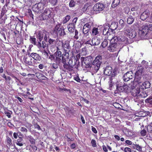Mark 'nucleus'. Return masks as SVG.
I'll use <instances>...</instances> for the list:
<instances>
[{
  "label": "nucleus",
  "mask_w": 152,
  "mask_h": 152,
  "mask_svg": "<svg viewBox=\"0 0 152 152\" xmlns=\"http://www.w3.org/2000/svg\"><path fill=\"white\" fill-rule=\"evenodd\" d=\"M152 30V24H146L143 25L141 29H140L139 35L141 37L145 36L148 31Z\"/></svg>",
  "instance_id": "f257e3e1"
},
{
  "label": "nucleus",
  "mask_w": 152,
  "mask_h": 152,
  "mask_svg": "<svg viewBox=\"0 0 152 152\" xmlns=\"http://www.w3.org/2000/svg\"><path fill=\"white\" fill-rule=\"evenodd\" d=\"M53 32L57 35L58 34L61 36H64L66 34L64 28L63 26H61V23L56 25L54 28Z\"/></svg>",
  "instance_id": "f03ea898"
},
{
  "label": "nucleus",
  "mask_w": 152,
  "mask_h": 152,
  "mask_svg": "<svg viewBox=\"0 0 152 152\" xmlns=\"http://www.w3.org/2000/svg\"><path fill=\"white\" fill-rule=\"evenodd\" d=\"M102 57L100 55L97 56L92 62V64L94 66V69L96 72H97L100 67L102 63Z\"/></svg>",
  "instance_id": "7ed1b4c3"
},
{
  "label": "nucleus",
  "mask_w": 152,
  "mask_h": 152,
  "mask_svg": "<svg viewBox=\"0 0 152 152\" xmlns=\"http://www.w3.org/2000/svg\"><path fill=\"white\" fill-rule=\"evenodd\" d=\"M50 50L53 53L55 52L54 55L56 57V60H60V58L62 56V53L59 48L58 46L52 45L50 47Z\"/></svg>",
  "instance_id": "20e7f679"
},
{
  "label": "nucleus",
  "mask_w": 152,
  "mask_h": 152,
  "mask_svg": "<svg viewBox=\"0 0 152 152\" xmlns=\"http://www.w3.org/2000/svg\"><path fill=\"white\" fill-rule=\"evenodd\" d=\"M125 31L127 36L130 39H132L135 38L136 35L135 30L132 27H128Z\"/></svg>",
  "instance_id": "39448f33"
},
{
  "label": "nucleus",
  "mask_w": 152,
  "mask_h": 152,
  "mask_svg": "<svg viewBox=\"0 0 152 152\" xmlns=\"http://www.w3.org/2000/svg\"><path fill=\"white\" fill-rule=\"evenodd\" d=\"M91 23L90 22L85 24L83 26V38L87 37L89 35V31L91 28Z\"/></svg>",
  "instance_id": "423d86ee"
},
{
  "label": "nucleus",
  "mask_w": 152,
  "mask_h": 152,
  "mask_svg": "<svg viewBox=\"0 0 152 152\" xmlns=\"http://www.w3.org/2000/svg\"><path fill=\"white\" fill-rule=\"evenodd\" d=\"M118 45L115 42L110 41L109 46L107 47V50L111 52L117 51L118 50Z\"/></svg>",
  "instance_id": "0eeeda50"
},
{
  "label": "nucleus",
  "mask_w": 152,
  "mask_h": 152,
  "mask_svg": "<svg viewBox=\"0 0 152 152\" xmlns=\"http://www.w3.org/2000/svg\"><path fill=\"white\" fill-rule=\"evenodd\" d=\"M105 7V4L98 2L94 5L93 7V10L94 11L100 12L103 10Z\"/></svg>",
  "instance_id": "6e6552de"
},
{
  "label": "nucleus",
  "mask_w": 152,
  "mask_h": 152,
  "mask_svg": "<svg viewBox=\"0 0 152 152\" xmlns=\"http://www.w3.org/2000/svg\"><path fill=\"white\" fill-rule=\"evenodd\" d=\"M62 47L63 48L65 55L69 56V53L71 49V47L69 43L67 41H65Z\"/></svg>",
  "instance_id": "1a4fd4ad"
},
{
  "label": "nucleus",
  "mask_w": 152,
  "mask_h": 152,
  "mask_svg": "<svg viewBox=\"0 0 152 152\" xmlns=\"http://www.w3.org/2000/svg\"><path fill=\"white\" fill-rule=\"evenodd\" d=\"M134 76V74L132 71L128 72L123 76V80L124 81H128L132 79Z\"/></svg>",
  "instance_id": "9d476101"
},
{
  "label": "nucleus",
  "mask_w": 152,
  "mask_h": 152,
  "mask_svg": "<svg viewBox=\"0 0 152 152\" xmlns=\"http://www.w3.org/2000/svg\"><path fill=\"white\" fill-rule=\"evenodd\" d=\"M32 9L33 11L36 12H41V11L44 9L43 4L40 3L35 4Z\"/></svg>",
  "instance_id": "9b49d317"
},
{
  "label": "nucleus",
  "mask_w": 152,
  "mask_h": 152,
  "mask_svg": "<svg viewBox=\"0 0 152 152\" xmlns=\"http://www.w3.org/2000/svg\"><path fill=\"white\" fill-rule=\"evenodd\" d=\"M31 57L33 58L34 60L37 61V63L39 64L42 61V58L38 54L36 53H32L30 54Z\"/></svg>",
  "instance_id": "f8f14e48"
},
{
  "label": "nucleus",
  "mask_w": 152,
  "mask_h": 152,
  "mask_svg": "<svg viewBox=\"0 0 152 152\" xmlns=\"http://www.w3.org/2000/svg\"><path fill=\"white\" fill-rule=\"evenodd\" d=\"M32 60L31 56H27V55L24 56L23 58V61L26 65L31 66L33 65Z\"/></svg>",
  "instance_id": "ddd939ff"
},
{
  "label": "nucleus",
  "mask_w": 152,
  "mask_h": 152,
  "mask_svg": "<svg viewBox=\"0 0 152 152\" xmlns=\"http://www.w3.org/2000/svg\"><path fill=\"white\" fill-rule=\"evenodd\" d=\"M122 34V32H119V34L121 36H119L118 41L122 42L123 44H128L129 43V41L128 39L124 36H122L121 35Z\"/></svg>",
  "instance_id": "4468645a"
},
{
  "label": "nucleus",
  "mask_w": 152,
  "mask_h": 152,
  "mask_svg": "<svg viewBox=\"0 0 152 152\" xmlns=\"http://www.w3.org/2000/svg\"><path fill=\"white\" fill-rule=\"evenodd\" d=\"M150 14L149 10H145L140 15V19L142 20H145L150 16Z\"/></svg>",
  "instance_id": "2eb2a0df"
},
{
  "label": "nucleus",
  "mask_w": 152,
  "mask_h": 152,
  "mask_svg": "<svg viewBox=\"0 0 152 152\" xmlns=\"http://www.w3.org/2000/svg\"><path fill=\"white\" fill-rule=\"evenodd\" d=\"M64 70L65 71L72 72L73 71L74 68L68 62L63 64Z\"/></svg>",
  "instance_id": "dca6fc26"
},
{
  "label": "nucleus",
  "mask_w": 152,
  "mask_h": 152,
  "mask_svg": "<svg viewBox=\"0 0 152 152\" xmlns=\"http://www.w3.org/2000/svg\"><path fill=\"white\" fill-rule=\"evenodd\" d=\"M112 72V67L109 66H107L104 71V73L106 75H110Z\"/></svg>",
  "instance_id": "f3484780"
},
{
  "label": "nucleus",
  "mask_w": 152,
  "mask_h": 152,
  "mask_svg": "<svg viewBox=\"0 0 152 152\" xmlns=\"http://www.w3.org/2000/svg\"><path fill=\"white\" fill-rule=\"evenodd\" d=\"M44 30L39 31L37 35V38L38 39L39 42H41L43 39L44 35Z\"/></svg>",
  "instance_id": "a211bd4d"
},
{
  "label": "nucleus",
  "mask_w": 152,
  "mask_h": 152,
  "mask_svg": "<svg viewBox=\"0 0 152 152\" xmlns=\"http://www.w3.org/2000/svg\"><path fill=\"white\" fill-rule=\"evenodd\" d=\"M77 61V60H76L75 58L73 59L71 58L69 59L68 63L72 66L73 67V68H74V66L75 68H77V66H75Z\"/></svg>",
  "instance_id": "6ab92c4d"
},
{
  "label": "nucleus",
  "mask_w": 152,
  "mask_h": 152,
  "mask_svg": "<svg viewBox=\"0 0 152 152\" xmlns=\"http://www.w3.org/2000/svg\"><path fill=\"white\" fill-rule=\"evenodd\" d=\"M68 28L69 31L71 33H74L75 30V24L72 23H69L68 26Z\"/></svg>",
  "instance_id": "aec40b11"
},
{
  "label": "nucleus",
  "mask_w": 152,
  "mask_h": 152,
  "mask_svg": "<svg viewBox=\"0 0 152 152\" xmlns=\"http://www.w3.org/2000/svg\"><path fill=\"white\" fill-rule=\"evenodd\" d=\"M100 43V39H99L97 37H94L92 38L91 44L92 46L97 45Z\"/></svg>",
  "instance_id": "412c9836"
},
{
  "label": "nucleus",
  "mask_w": 152,
  "mask_h": 152,
  "mask_svg": "<svg viewBox=\"0 0 152 152\" xmlns=\"http://www.w3.org/2000/svg\"><path fill=\"white\" fill-rule=\"evenodd\" d=\"M36 77L39 80H45L47 77L44 76L43 74L39 72H37L35 73Z\"/></svg>",
  "instance_id": "4be33fe9"
},
{
  "label": "nucleus",
  "mask_w": 152,
  "mask_h": 152,
  "mask_svg": "<svg viewBox=\"0 0 152 152\" xmlns=\"http://www.w3.org/2000/svg\"><path fill=\"white\" fill-rule=\"evenodd\" d=\"M69 56H69H66L65 55V54L63 53L62 54L61 61L63 64H66L68 62L67 61H68Z\"/></svg>",
  "instance_id": "5701e85b"
},
{
  "label": "nucleus",
  "mask_w": 152,
  "mask_h": 152,
  "mask_svg": "<svg viewBox=\"0 0 152 152\" xmlns=\"http://www.w3.org/2000/svg\"><path fill=\"white\" fill-rule=\"evenodd\" d=\"M140 89L137 88L134 89L131 91L132 95L134 97H136L138 96L139 94L140 93Z\"/></svg>",
  "instance_id": "b1692460"
},
{
  "label": "nucleus",
  "mask_w": 152,
  "mask_h": 152,
  "mask_svg": "<svg viewBox=\"0 0 152 152\" xmlns=\"http://www.w3.org/2000/svg\"><path fill=\"white\" fill-rule=\"evenodd\" d=\"M126 86H120L117 88V90L115 91L114 93L115 94H119L121 92H122L124 91H125V87H126Z\"/></svg>",
  "instance_id": "393cba45"
},
{
  "label": "nucleus",
  "mask_w": 152,
  "mask_h": 152,
  "mask_svg": "<svg viewBox=\"0 0 152 152\" xmlns=\"http://www.w3.org/2000/svg\"><path fill=\"white\" fill-rule=\"evenodd\" d=\"M150 83L149 81H145L143 83L142 85L141 86V88L144 89L148 88L150 87Z\"/></svg>",
  "instance_id": "a878e982"
},
{
  "label": "nucleus",
  "mask_w": 152,
  "mask_h": 152,
  "mask_svg": "<svg viewBox=\"0 0 152 152\" xmlns=\"http://www.w3.org/2000/svg\"><path fill=\"white\" fill-rule=\"evenodd\" d=\"M143 70V68H141L137 71L135 74V77L136 78L137 76L139 78H140V77L142 74Z\"/></svg>",
  "instance_id": "bb28decb"
},
{
  "label": "nucleus",
  "mask_w": 152,
  "mask_h": 152,
  "mask_svg": "<svg viewBox=\"0 0 152 152\" xmlns=\"http://www.w3.org/2000/svg\"><path fill=\"white\" fill-rule=\"evenodd\" d=\"M39 19L41 20H47L50 19L47 15H45L44 12L41 14L39 16Z\"/></svg>",
  "instance_id": "cd10ccee"
},
{
  "label": "nucleus",
  "mask_w": 152,
  "mask_h": 152,
  "mask_svg": "<svg viewBox=\"0 0 152 152\" xmlns=\"http://www.w3.org/2000/svg\"><path fill=\"white\" fill-rule=\"evenodd\" d=\"M44 13L47 15V16L50 18L51 17L52 13L51 10L49 9H45L44 12Z\"/></svg>",
  "instance_id": "c85d7f7f"
},
{
  "label": "nucleus",
  "mask_w": 152,
  "mask_h": 152,
  "mask_svg": "<svg viewBox=\"0 0 152 152\" xmlns=\"http://www.w3.org/2000/svg\"><path fill=\"white\" fill-rule=\"evenodd\" d=\"M141 66H142V68L147 69L148 66V63L145 60H143L141 63Z\"/></svg>",
  "instance_id": "c756f323"
},
{
  "label": "nucleus",
  "mask_w": 152,
  "mask_h": 152,
  "mask_svg": "<svg viewBox=\"0 0 152 152\" xmlns=\"http://www.w3.org/2000/svg\"><path fill=\"white\" fill-rule=\"evenodd\" d=\"M18 138L17 140V142H16V144L20 146H22L23 145V144L22 142L23 139L22 137L18 136Z\"/></svg>",
  "instance_id": "7c9ffc66"
},
{
  "label": "nucleus",
  "mask_w": 152,
  "mask_h": 152,
  "mask_svg": "<svg viewBox=\"0 0 152 152\" xmlns=\"http://www.w3.org/2000/svg\"><path fill=\"white\" fill-rule=\"evenodd\" d=\"M92 34L94 35H96L99 34V29L98 28L94 27L92 30Z\"/></svg>",
  "instance_id": "2f4dec72"
},
{
  "label": "nucleus",
  "mask_w": 152,
  "mask_h": 152,
  "mask_svg": "<svg viewBox=\"0 0 152 152\" xmlns=\"http://www.w3.org/2000/svg\"><path fill=\"white\" fill-rule=\"evenodd\" d=\"M7 11V10H6L5 6H3L1 9V15L0 16V19L2 18V17L4 15Z\"/></svg>",
  "instance_id": "473e14b6"
},
{
  "label": "nucleus",
  "mask_w": 152,
  "mask_h": 152,
  "mask_svg": "<svg viewBox=\"0 0 152 152\" xmlns=\"http://www.w3.org/2000/svg\"><path fill=\"white\" fill-rule=\"evenodd\" d=\"M48 45H52L53 44H56V41L55 39H53L51 38H49L48 39Z\"/></svg>",
  "instance_id": "72a5a7b5"
},
{
  "label": "nucleus",
  "mask_w": 152,
  "mask_h": 152,
  "mask_svg": "<svg viewBox=\"0 0 152 152\" xmlns=\"http://www.w3.org/2000/svg\"><path fill=\"white\" fill-rule=\"evenodd\" d=\"M44 39L45 41L48 42V39L49 37V34L47 31L44 30Z\"/></svg>",
  "instance_id": "f704fd0d"
},
{
  "label": "nucleus",
  "mask_w": 152,
  "mask_h": 152,
  "mask_svg": "<svg viewBox=\"0 0 152 152\" xmlns=\"http://www.w3.org/2000/svg\"><path fill=\"white\" fill-rule=\"evenodd\" d=\"M120 2V0H114L112 4V7L115 8L119 5Z\"/></svg>",
  "instance_id": "c9c22d12"
},
{
  "label": "nucleus",
  "mask_w": 152,
  "mask_h": 152,
  "mask_svg": "<svg viewBox=\"0 0 152 152\" xmlns=\"http://www.w3.org/2000/svg\"><path fill=\"white\" fill-rule=\"evenodd\" d=\"M117 27V25L115 23H113L111 24L109 28L111 30L113 31L116 29Z\"/></svg>",
  "instance_id": "e433bc0d"
},
{
  "label": "nucleus",
  "mask_w": 152,
  "mask_h": 152,
  "mask_svg": "<svg viewBox=\"0 0 152 152\" xmlns=\"http://www.w3.org/2000/svg\"><path fill=\"white\" fill-rule=\"evenodd\" d=\"M5 29V28H3L2 29H1V30L0 31V33L2 36L3 37L4 39L5 40H6V38L5 34V33H6V30Z\"/></svg>",
  "instance_id": "4c0bfd02"
},
{
  "label": "nucleus",
  "mask_w": 152,
  "mask_h": 152,
  "mask_svg": "<svg viewBox=\"0 0 152 152\" xmlns=\"http://www.w3.org/2000/svg\"><path fill=\"white\" fill-rule=\"evenodd\" d=\"M6 139V142L7 145L10 147L12 145V140L8 136L7 137Z\"/></svg>",
  "instance_id": "58836bf2"
},
{
  "label": "nucleus",
  "mask_w": 152,
  "mask_h": 152,
  "mask_svg": "<svg viewBox=\"0 0 152 152\" xmlns=\"http://www.w3.org/2000/svg\"><path fill=\"white\" fill-rule=\"evenodd\" d=\"M30 42L34 45H36V39L34 37L30 36L29 39Z\"/></svg>",
  "instance_id": "ea45409f"
},
{
  "label": "nucleus",
  "mask_w": 152,
  "mask_h": 152,
  "mask_svg": "<svg viewBox=\"0 0 152 152\" xmlns=\"http://www.w3.org/2000/svg\"><path fill=\"white\" fill-rule=\"evenodd\" d=\"M4 114H6V116L9 118L11 117V115L12 113L11 111L8 110L4 111Z\"/></svg>",
  "instance_id": "a19ab883"
},
{
  "label": "nucleus",
  "mask_w": 152,
  "mask_h": 152,
  "mask_svg": "<svg viewBox=\"0 0 152 152\" xmlns=\"http://www.w3.org/2000/svg\"><path fill=\"white\" fill-rule=\"evenodd\" d=\"M134 21V19L131 16H129L127 18V22L128 24H132Z\"/></svg>",
  "instance_id": "79ce46f5"
},
{
  "label": "nucleus",
  "mask_w": 152,
  "mask_h": 152,
  "mask_svg": "<svg viewBox=\"0 0 152 152\" xmlns=\"http://www.w3.org/2000/svg\"><path fill=\"white\" fill-rule=\"evenodd\" d=\"M148 94L145 91H142L139 95L140 97L141 98H145L148 96Z\"/></svg>",
  "instance_id": "37998d69"
},
{
  "label": "nucleus",
  "mask_w": 152,
  "mask_h": 152,
  "mask_svg": "<svg viewBox=\"0 0 152 152\" xmlns=\"http://www.w3.org/2000/svg\"><path fill=\"white\" fill-rule=\"evenodd\" d=\"M28 139L30 142V143L33 145H34L35 144V140L34 139L33 137L31 136H29L28 137Z\"/></svg>",
  "instance_id": "c03bdc74"
},
{
  "label": "nucleus",
  "mask_w": 152,
  "mask_h": 152,
  "mask_svg": "<svg viewBox=\"0 0 152 152\" xmlns=\"http://www.w3.org/2000/svg\"><path fill=\"white\" fill-rule=\"evenodd\" d=\"M49 1L52 5L55 6L57 4L58 0H49Z\"/></svg>",
  "instance_id": "a18cd8bd"
},
{
  "label": "nucleus",
  "mask_w": 152,
  "mask_h": 152,
  "mask_svg": "<svg viewBox=\"0 0 152 152\" xmlns=\"http://www.w3.org/2000/svg\"><path fill=\"white\" fill-rule=\"evenodd\" d=\"M109 28L107 29V28H104L103 30V34L104 35H107V36L109 34V35H110V34L109 32Z\"/></svg>",
  "instance_id": "49530a36"
},
{
  "label": "nucleus",
  "mask_w": 152,
  "mask_h": 152,
  "mask_svg": "<svg viewBox=\"0 0 152 152\" xmlns=\"http://www.w3.org/2000/svg\"><path fill=\"white\" fill-rule=\"evenodd\" d=\"M83 39L84 40H87L85 42L86 44H90L91 45V43H90L91 38L89 37V35L88 36L87 38V37H85V38H83Z\"/></svg>",
  "instance_id": "de8ad7c7"
},
{
  "label": "nucleus",
  "mask_w": 152,
  "mask_h": 152,
  "mask_svg": "<svg viewBox=\"0 0 152 152\" xmlns=\"http://www.w3.org/2000/svg\"><path fill=\"white\" fill-rule=\"evenodd\" d=\"M70 18V16L69 15H67L65 17L64 19L63 20V23H66L68 21Z\"/></svg>",
  "instance_id": "09e8293b"
},
{
  "label": "nucleus",
  "mask_w": 152,
  "mask_h": 152,
  "mask_svg": "<svg viewBox=\"0 0 152 152\" xmlns=\"http://www.w3.org/2000/svg\"><path fill=\"white\" fill-rule=\"evenodd\" d=\"M108 45V41L106 39H105L102 43V47L103 48H105Z\"/></svg>",
  "instance_id": "8fccbe9b"
},
{
  "label": "nucleus",
  "mask_w": 152,
  "mask_h": 152,
  "mask_svg": "<svg viewBox=\"0 0 152 152\" xmlns=\"http://www.w3.org/2000/svg\"><path fill=\"white\" fill-rule=\"evenodd\" d=\"M74 32L75 35L73 38L76 40H77L79 38L78 31L76 29L74 31Z\"/></svg>",
  "instance_id": "3c124183"
},
{
  "label": "nucleus",
  "mask_w": 152,
  "mask_h": 152,
  "mask_svg": "<svg viewBox=\"0 0 152 152\" xmlns=\"http://www.w3.org/2000/svg\"><path fill=\"white\" fill-rule=\"evenodd\" d=\"M145 101L146 103H149L150 104H152V96L149 97L145 100Z\"/></svg>",
  "instance_id": "603ef678"
},
{
  "label": "nucleus",
  "mask_w": 152,
  "mask_h": 152,
  "mask_svg": "<svg viewBox=\"0 0 152 152\" xmlns=\"http://www.w3.org/2000/svg\"><path fill=\"white\" fill-rule=\"evenodd\" d=\"M20 131L23 133H26L28 132V130L26 128L24 127H20Z\"/></svg>",
  "instance_id": "864d4df0"
},
{
  "label": "nucleus",
  "mask_w": 152,
  "mask_h": 152,
  "mask_svg": "<svg viewBox=\"0 0 152 152\" xmlns=\"http://www.w3.org/2000/svg\"><path fill=\"white\" fill-rule=\"evenodd\" d=\"M148 132L150 133H152V126L151 125H148L147 127Z\"/></svg>",
  "instance_id": "5fc2aeb1"
},
{
  "label": "nucleus",
  "mask_w": 152,
  "mask_h": 152,
  "mask_svg": "<svg viewBox=\"0 0 152 152\" xmlns=\"http://www.w3.org/2000/svg\"><path fill=\"white\" fill-rule=\"evenodd\" d=\"M140 133L142 136H145L147 132L145 129H143L140 132Z\"/></svg>",
  "instance_id": "6e6d98bb"
},
{
  "label": "nucleus",
  "mask_w": 152,
  "mask_h": 152,
  "mask_svg": "<svg viewBox=\"0 0 152 152\" xmlns=\"http://www.w3.org/2000/svg\"><path fill=\"white\" fill-rule=\"evenodd\" d=\"M76 3L74 0H71L69 3V6L70 7H73L75 6Z\"/></svg>",
  "instance_id": "4d7b16f0"
},
{
  "label": "nucleus",
  "mask_w": 152,
  "mask_h": 152,
  "mask_svg": "<svg viewBox=\"0 0 152 152\" xmlns=\"http://www.w3.org/2000/svg\"><path fill=\"white\" fill-rule=\"evenodd\" d=\"M40 3H42L43 4V8L44 9L45 7H46L48 5V2L47 0H44L42 2H40Z\"/></svg>",
  "instance_id": "13d9d810"
},
{
  "label": "nucleus",
  "mask_w": 152,
  "mask_h": 152,
  "mask_svg": "<svg viewBox=\"0 0 152 152\" xmlns=\"http://www.w3.org/2000/svg\"><path fill=\"white\" fill-rule=\"evenodd\" d=\"M24 125L28 129L30 128L32 126L31 124L29 123L28 122H26L25 123Z\"/></svg>",
  "instance_id": "bf43d9fd"
},
{
  "label": "nucleus",
  "mask_w": 152,
  "mask_h": 152,
  "mask_svg": "<svg viewBox=\"0 0 152 152\" xmlns=\"http://www.w3.org/2000/svg\"><path fill=\"white\" fill-rule=\"evenodd\" d=\"M135 147H136L135 149L136 150L139 151H142V148L138 144L136 145Z\"/></svg>",
  "instance_id": "052dcab7"
},
{
  "label": "nucleus",
  "mask_w": 152,
  "mask_h": 152,
  "mask_svg": "<svg viewBox=\"0 0 152 152\" xmlns=\"http://www.w3.org/2000/svg\"><path fill=\"white\" fill-rule=\"evenodd\" d=\"M119 24L122 28L124 27V23L123 20L121 19L119 20Z\"/></svg>",
  "instance_id": "680f3d73"
},
{
  "label": "nucleus",
  "mask_w": 152,
  "mask_h": 152,
  "mask_svg": "<svg viewBox=\"0 0 152 152\" xmlns=\"http://www.w3.org/2000/svg\"><path fill=\"white\" fill-rule=\"evenodd\" d=\"M91 143L92 146L93 147H96V141L93 139H92L91 141Z\"/></svg>",
  "instance_id": "e2e57ef3"
},
{
  "label": "nucleus",
  "mask_w": 152,
  "mask_h": 152,
  "mask_svg": "<svg viewBox=\"0 0 152 152\" xmlns=\"http://www.w3.org/2000/svg\"><path fill=\"white\" fill-rule=\"evenodd\" d=\"M119 36H114V37H112V38L111 39V41H113V40H114V42H116L115 41H118V39H119Z\"/></svg>",
  "instance_id": "0e129e2a"
},
{
  "label": "nucleus",
  "mask_w": 152,
  "mask_h": 152,
  "mask_svg": "<svg viewBox=\"0 0 152 152\" xmlns=\"http://www.w3.org/2000/svg\"><path fill=\"white\" fill-rule=\"evenodd\" d=\"M125 152H131L132 149L129 147H125L124 150Z\"/></svg>",
  "instance_id": "69168bd1"
},
{
  "label": "nucleus",
  "mask_w": 152,
  "mask_h": 152,
  "mask_svg": "<svg viewBox=\"0 0 152 152\" xmlns=\"http://www.w3.org/2000/svg\"><path fill=\"white\" fill-rule=\"evenodd\" d=\"M126 132L127 133H126V134H127V136L128 137L131 136L133 135V133L131 131L128 130Z\"/></svg>",
  "instance_id": "338daca9"
},
{
  "label": "nucleus",
  "mask_w": 152,
  "mask_h": 152,
  "mask_svg": "<svg viewBox=\"0 0 152 152\" xmlns=\"http://www.w3.org/2000/svg\"><path fill=\"white\" fill-rule=\"evenodd\" d=\"M34 126L35 128H37L38 130H41L40 126L37 124V123H36L34 124Z\"/></svg>",
  "instance_id": "774afa93"
}]
</instances>
